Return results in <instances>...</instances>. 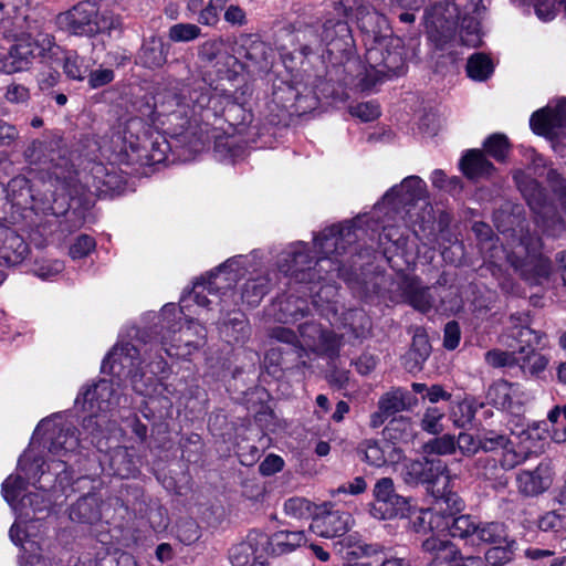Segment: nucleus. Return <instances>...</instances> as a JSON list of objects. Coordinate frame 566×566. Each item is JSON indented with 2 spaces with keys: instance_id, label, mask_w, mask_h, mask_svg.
<instances>
[{
  "instance_id": "f257e3e1",
  "label": "nucleus",
  "mask_w": 566,
  "mask_h": 566,
  "mask_svg": "<svg viewBox=\"0 0 566 566\" xmlns=\"http://www.w3.org/2000/svg\"><path fill=\"white\" fill-rule=\"evenodd\" d=\"M254 261L255 255H237L227 260L207 279L196 282L191 292L181 296L179 308L175 304H166L161 308L165 329L161 346L167 355L186 358L203 344L206 337V329L198 322L187 321L181 325L180 322H175L176 316L178 314L186 316L185 311L190 307L191 302L199 306H207L211 303L208 295L218 296L222 303H226V297L233 284Z\"/></svg>"
},
{
  "instance_id": "f03ea898",
  "label": "nucleus",
  "mask_w": 566,
  "mask_h": 566,
  "mask_svg": "<svg viewBox=\"0 0 566 566\" xmlns=\"http://www.w3.org/2000/svg\"><path fill=\"white\" fill-rule=\"evenodd\" d=\"M248 88L231 93L224 88L207 86L199 82L159 92L155 96L156 119L174 135H181L192 126L220 116L227 107L243 105Z\"/></svg>"
},
{
  "instance_id": "7ed1b4c3",
  "label": "nucleus",
  "mask_w": 566,
  "mask_h": 566,
  "mask_svg": "<svg viewBox=\"0 0 566 566\" xmlns=\"http://www.w3.org/2000/svg\"><path fill=\"white\" fill-rule=\"evenodd\" d=\"M407 475L413 482L429 484L430 492L436 499L434 507L420 511L413 521V527L421 531L428 525L431 531L447 532L449 536L461 538L476 535L479 525L471 516L454 517L452 514H441L443 505L454 511L462 509L461 499L452 491L457 476L451 475L441 460L412 461L407 465Z\"/></svg>"
},
{
  "instance_id": "20e7f679",
  "label": "nucleus",
  "mask_w": 566,
  "mask_h": 566,
  "mask_svg": "<svg viewBox=\"0 0 566 566\" xmlns=\"http://www.w3.org/2000/svg\"><path fill=\"white\" fill-rule=\"evenodd\" d=\"M43 464L44 462L39 463V460L31 462V453L25 451L19 460L18 473L8 476L2 483V495L18 514L9 536L15 545H21L24 552H29L24 544L31 547L34 545L22 525L30 518L29 510L35 514L48 509L46 488L59 483L55 475L45 472Z\"/></svg>"
},
{
  "instance_id": "39448f33",
  "label": "nucleus",
  "mask_w": 566,
  "mask_h": 566,
  "mask_svg": "<svg viewBox=\"0 0 566 566\" xmlns=\"http://www.w3.org/2000/svg\"><path fill=\"white\" fill-rule=\"evenodd\" d=\"M361 223L363 217H358L344 224L326 228L318 233L314 238V247L323 256L315 262L314 266H312L313 260L308 254L307 245L304 242L292 244L285 252V254L291 258V263L280 265L281 271L296 277L298 273L308 271L305 275L311 281L316 275L318 280H323L324 277L321 275L322 271L326 272L329 280L333 277H343L344 274L340 263L336 258L333 259L332 255H340L346 251L347 245H350L357 240L358 235L356 231L360 228ZM305 275L301 280H304Z\"/></svg>"
},
{
  "instance_id": "423d86ee",
  "label": "nucleus",
  "mask_w": 566,
  "mask_h": 566,
  "mask_svg": "<svg viewBox=\"0 0 566 566\" xmlns=\"http://www.w3.org/2000/svg\"><path fill=\"white\" fill-rule=\"evenodd\" d=\"M49 180L44 181L41 193H33L29 180L23 176L12 178L7 185V196L13 206L41 210L44 213L62 216L70 208L71 199L78 193L75 174L65 159L49 168Z\"/></svg>"
},
{
  "instance_id": "0eeeda50",
  "label": "nucleus",
  "mask_w": 566,
  "mask_h": 566,
  "mask_svg": "<svg viewBox=\"0 0 566 566\" xmlns=\"http://www.w3.org/2000/svg\"><path fill=\"white\" fill-rule=\"evenodd\" d=\"M355 17L365 34L366 62L376 81L401 74L405 70L403 44L399 38L381 34L388 30L386 17L363 6L356 8Z\"/></svg>"
},
{
  "instance_id": "6e6552de",
  "label": "nucleus",
  "mask_w": 566,
  "mask_h": 566,
  "mask_svg": "<svg viewBox=\"0 0 566 566\" xmlns=\"http://www.w3.org/2000/svg\"><path fill=\"white\" fill-rule=\"evenodd\" d=\"M146 345L142 348L130 342L116 344L102 364V370L109 373L118 379L129 378L133 390L142 396L148 397L154 403L157 396H163V407L167 413L171 411L172 402L168 395L172 391L168 386L156 382L153 376L146 377L142 371V365L146 361Z\"/></svg>"
},
{
  "instance_id": "1a4fd4ad",
  "label": "nucleus",
  "mask_w": 566,
  "mask_h": 566,
  "mask_svg": "<svg viewBox=\"0 0 566 566\" xmlns=\"http://www.w3.org/2000/svg\"><path fill=\"white\" fill-rule=\"evenodd\" d=\"M118 405H120V397L117 388H115L112 380L107 379L84 387L75 399V406L90 413L83 420V430L87 434L85 439H90L91 443L102 452L104 447H107L108 441L116 438V434L120 432L115 423L106 428L108 434H105L102 429L104 424L108 423L105 413Z\"/></svg>"
},
{
  "instance_id": "9d476101",
  "label": "nucleus",
  "mask_w": 566,
  "mask_h": 566,
  "mask_svg": "<svg viewBox=\"0 0 566 566\" xmlns=\"http://www.w3.org/2000/svg\"><path fill=\"white\" fill-rule=\"evenodd\" d=\"M40 440H43L52 458L56 457L57 460L51 459V463H46L44 460L34 458L33 454H31V462L34 460H39V463L44 462L43 467L46 465L45 472H51L52 475H55L59 485L64 488L72 480L67 468L71 458L80 447V439L75 436L73 429L62 426V423L57 421V417H52L42 420L38 424L32 437L31 446L33 447L35 442ZM28 451L32 453L31 449Z\"/></svg>"
},
{
  "instance_id": "9b49d317",
  "label": "nucleus",
  "mask_w": 566,
  "mask_h": 566,
  "mask_svg": "<svg viewBox=\"0 0 566 566\" xmlns=\"http://www.w3.org/2000/svg\"><path fill=\"white\" fill-rule=\"evenodd\" d=\"M57 28L78 36H94L99 33L111 34L119 30L120 18L108 9H101L96 3L84 1L70 10L57 14Z\"/></svg>"
},
{
  "instance_id": "f8f14e48",
  "label": "nucleus",
  "mask_w": 566,
  "mask_h": 566,
  "mask_svg": "<svg viewBox=\"0 0 566 566\" xmlns=\"http://www.w3.org/2000/svg\"><path fill=\"white\" fill-rule=\"evenodd\" d=\"M294 38L300 44V52L307 56L313 53H319V48L324 44L329 55L349 54L354 48L352 30L346 21L327 19L323 24L321 35L315 30L306 27L298 30Z\"/></svg>"
},
{
  "instance_id": "ddd939ff",
  "label": "nucleus",
  "mask_w": 566,
  "mask_h": 566,
  "mask_svg": "<svg viewBox=\"0 0 566 566\" xmlns=\"http://www.w3.org/2000/svg\"><path fill=\"white\" fill-rule=\"evenodd\" d=\"M384 437V441L366 439L359 443L357 451L369 465L380 468L399 462L402 452L397 442H408L412 439V426L407 419H394L385 428Z\"/></svg>"
},
{
  "instance_id": "4468645a",
  "label": "nucleus",
  "mask_w": 566,
  "mask_h": 566,
  "mask_svg": "<svg viewBox=\"0 0 566 566\" xmlns=\"http://www.w3.org/2000/svg\"><path fill=\"white\" fill-rule=\"evenodd\" d=\"M520 232L518 239L515 238V233H512V240L503 249L506 260L516 269L534 270L538 279L547 277L551 272V263L539 253V238L528 232L524 233L523 229Z\"/></svg>"
},
{
  "instance_id": "2eb2a0df",
  "label": "nucleus",
  "mask_w": 566,
  "mask_h": 566,
  "mask_svg": "<svg viewBox=\"0 0 566 566\" xmlns=\"http://www.w3.org/2000/svg\"><path fill=\"white\" fill-rule=\"evenodd\" d=\"M517 345H520L518 368L524 375L537 376L544 371L548 365V358L538 353L547 346L545 334L536 332L528 326H515L510 334Z\"/></svg>"
},
{
  "instance_id": "dca6fc26",
  "label": "nucleus",
  "mask_w": 566,
  "mask_h": 566,
  "mask_svg": "<svg viewBox=\"0 0 566 566\" xmlns=\"http://www.w3.org/2000/svg\"><path fill=\"white\" fill-rule=\"evenodd\" d=\"M373 495L370 513L378 520L402 517L409 512L407 499L396 493L394 481L390 478L379 479L373 489Z\"/></svg>"
},
{
  "instance_id": "f3484780",
  "label": "nucleus",
  "mask_w": 566,
  "mask_h": 566,
  "mask_svg": "<svg viewBox=\"0 0 566 566\" xmlns=\"http://www.w3.org/2000/svg\"><path fill=\"white\" fill-rule=\"evenodd\" d=\"M336 295L337 287L334 284L327 283L315 292L312 304L332 325L354 328V319L361 318L364 316L363 313L356 310L339 313V306L335 300Z\"/></svg>"
},
{
  "instance_id": "a211bd4d",
  "label": "nucleus",
  "mask_w": 566,
  "mask_h": 566,
  "mask_svg": "<svg viewBox=\"0 0 566 566\" xmlns=\"http://www.w3.org/2000/svg\"><path fill=\"white\" fill-rule=\"evenodd\" d=\"M35 29L36 20L27 6H19L17 0L7 3L0 1V32L4 36H24L32 34Z\"/></svg>"
},
{
  "instance_id": "6ab92c4d",
  "label": "nucleus",
  "mask_w": 566,
  "mask_h": 566,
  "mask_svg": "<svg viewBox=\"0 0 566 566\" xmlns=\"http://www.w3.org/2000/svg\"><path fill=\"white\" fill-rule=\"evenodd\" d=\"M486 399L497 409L518 415L530 400V395L521 384L500 379L489 387Z\"/></svg>"
},
{
  "instance_id": "aec40b11",
  "label": "nucleus",
  "mask_w": 566,
  "mask_h": 566,
  "mask_svg": "<svg viewBox=\"0 0 566 566\" xmlns=\"http://www.w3.org/2000/svg\"><path fill=\"white\" fill-rule=\"evenodd\" d=\"M426 198V182L418 176H409L405 178L400 185L390 188L382 197L381 203L375 207V210L384 206L398 211L400 208L413 206L420 200L424 201Z\"/></svg>"
},
{
  "instance_id": "412c9836",
  "label": "nucleus",
  "mask_w": 566,
  "mask_h": 566,
  "mask_svg": "<svg viewBox=\"0 0 566 566\" xmlns=\"http://www.w3.org/2000/svg\"><path fill=\"white\" fill-rule=\"evenodd\" d=\"M416 532L418 533H430V536L423 539L422 542V548L436 556L434 559L438 560H450L451 563H454L455 566H481L482 560L480 557L469 556L467 558H463L461 556H458L457 548L454 545L449 541V535L447 532L439 533L437 530L431 531L429 530L428 525H426V528L418 531L415 527Z\"/></svg>"
},
{
  "instance_id": "4be33fe9",
  "label": "nucleus",
  "mask_w": 566,
  "mask_h": 566,
  "mask_svg": "<svg viewBox=\"0 0 566 566\" xmlns=\"http://www.w3.org/2000/svg\"><path fill=\"white\" fill-rule=\"evenodd\" d=\"M297 345L317 354H335L340 346V338L315 322H306L298 327Z\"/></svg>"
},
{
  "instance_id": "5701e85b",
  "label": "nucleus",
  "mask_w": 566,
  "mask_h": 566,
  "mask_svg": "<svg viewBox=\"0 0 566 566\" xmlns=\"http://www.w3.org/2000/svg\"><path fill=\"white\" fill-rule=\"evenodd\" d=\"M352 524L353 518L349 513L324 511L313 516L310 530L321 537L334 538L346 534Z\"/></svg>"
},
{
  "instance_id": "b1692460",
  "label": "nucleus",
  "mask_w": 566,
  "mask_h": 566,
  "mask_svg": "<svg viewBox=\"0 0 566 566\" xmlns=\"http://www.w3.org/2000/svg\"><path fill=\"white\" fill-rule=\"evenodd\" d=\"M12 38L17 40V43L7 53L0 54V72L6 74L28 70L36 57L32 43L28 42L24 36Z\"/></svg>"
},
{
  "instance_id": "393cba45",
  "label": "nucleus",
  "mask_w": 566,
  "mask_h": 566,
  "mask_svg": "<svg viewBox=\"0 0 566 566\" xmlns=\"http://www.w3.org/2000/svg\"><path fill=\"white\" fill-rule=\"evenodd\" d=\"M266 536L251 533L247 541L234 545L229 552L232 566H263L260 547L265 546Z\"/></svg>"
},
{
  "instance_id": "a878e982",
  "label": "nucleus",
  "mask_w": 566,
  "mask_h": 566,
  "mask_svg": "<svg viewBox=\"0 0 566 566\" xmlns=\"http://www.w3.org/2000/svg\"><path fill=\"white\" fill-rule=\"evenodd\" d=\"M490 0H468L464 7L465 14L471 17L468 21L463 18L461 40L469 46H479L482 43V33L480 29V20H482L488 11Z\"/></svg>"
},
{
  "instance_id": "bb28decb",
  "label": "nucleus",
  "mask_w": 566,
  "mask_h": 566,
  "mask_svg": "<svg viewBox=\"0 0 566 566\" xmlns=\"http://www.w3.org/2000/svg\"><path fill=\"white\" fill-rule=\"evenodd\" d=\"M105 472L122 479H128L136 474L137 465L134 454L125 447H115L106 451L99 459Z\"/></svg>"
},
{
  "instance_id": "cd10ccee",
  "label": "nucleus",
  "mask_w": 566,
  "mask_h": 566,
  "mask_svg": "<svg viewBox=\"0 0 566 566\" xmlns=\"http://www.w3.org/2000/svg\"><path fill=\"white\" fill-rule=\"evenodd\" d=\"M551 484V469L546 463H539L534 470H523L516 476L517 489L525 496L542 494Z\"/></svg>"
},
{
  "instance_id": "c85d7f7f",
  "label": "nucleus",
  "mask_w": 566,
  "mask_h": 566,
  "mask_svg": "<svg viewBox=\"0 0 566 566\" xmlns=\"http://www.w3.org/2000/svg\"><path fill=\"white\" fill-rule=\"evenodd\" d=\"M565 120L566 101H560L554 108L546 107L535 112L530 119V125L534 133L547 136L562 127Z\"/></svg>"
},
{
  "instance_id": "c756f323",
  "label": "nucleus",
  "mask_w": 566,
  "mask_h": 566,
  "mask_svg": "<svg viewBox=\"0 0 566 566\" xmlns=\"http://www.w3.org/2000/svg\"><path fill=\"white\" fill-rule=\"evenodd\" d=\"M0 260L4 264H19L27 256L28 245L13 230L0 226Z\"/></svg>"
},
{
  "instance_id": "7c9ffc66",
  "label": "nucleus",
  "mask_w": 566,
  "mask_h": 566,
  "mask_svg": "<svg viewBox=\"0 0 566 566\" xmlns=\"http://www.w3.org/2000/svg\"><path fill=\"white\" fill-rule=\"evenodd\" d=\"M306 543L303 531H280L266 537L265 545L272 555H283L295 551Z\"/></svg>"
},
{
  "instance_id": "2f4dec72",
  "label": "nucleus",
  "mask_w": 566,
  "mask_h": 566,
  "mask_svg": "<svg viewBox=\"0 0 566 566\" xmlns=\"http://www.w3.org/2000/svg\"><path fill=\"white\" fill-rule=\"evenodd\" d=\"M462 172L470 179L490 176L494 166L478 149L468 150L460 161Z\"/></svg>"
},
{
  "instance_id": "473e14b6",
  "label": "nucleus",
  "mask_w": 566,
  "mask_h": 566,
  "mask_svg": "<svg viewBox=\"0 0 566 566\" xmlns=\"http://www.w3.org/2000/svg\"><path fill=\"white\" fill-rule=\"evenodd\" d=\"M305 308L306 302L304 300L289 296L273 305V316L282 323H295L298 318L304 317Z\"/></svg>"
},
{
  "instance_id": "72a5a7b5",
  "label": "nucleus",
  "mask_w": 566,
  "mask_h": 566,
  "mask_svg": "<svg viewBox=\"0 0 566 566\" xmlns=\"http://www.w3.org/2000/svg\"><path fill=\"white\" fill-rule=\"evenodd\" d=\"M28 42L32 43L36 56H41L45 60H52L60 53V46L55 44L54 38L41 30V25L36 20V29L33 30L32 34H24Z\"/></svg>"
},
{
  "instance_id": "f704fd0d",
  "label": "nucleus",
  "mask_w": 566,
  "mask_h": 566,
  "mask_svg": "<svg viewBox=\"0 0 566 566\" xmlns=\"http://www.w3.org/2000/svg\"><path fill=\"white\" fill-rule=\"evenodd\" d=\"M97 499L94 495L82 496L70 509V518L80 523H92L99 518Z\"/></svg>"
},
{
  "instance_id": "c9c22d12",
  "label": "nucleus",
  "mask_w": 566,
  "mask_h": 566,
  "mask_svg": "<svg viewBox=\"0 0 566 566\" xmlns=\"http://www.w3.org/2000/svg\"><path fill=\"white\" fill-rule=\"evenodd\" d=\"M139 59L147 67H159L167 61V48L160 39L151 38L144 43Z\"/></svg>"
},
{
  "instance_id": "e433bc0d",
  "label": "nucleus",
  "mask_w": 566,
  "mask_h": 566,
  "mask_svg": "<svg viewBox=\"0 0 566 566\" xmlns=\"http://www.w3.org/2000/svg\"><path fill=\"white\" fill-rule=\"evenodd\" d=\"M475 537L493 546L511 542L504 524L499 522L483 523L478 526Z\"/></svg>"
},
{
  "instance_id": "4c0bfd02",
  "label": "nucleus",
  "mask_w": 566,
  "mask_h": 566,
  "mask_svg": "<svg viewBox=\"0 0 566 566\" xmlns=\"http://www.w3.org/2000/svg\"><path fill=\"white\" fill-rule=\"evenodd\" d=\"M340 545L346 549L345 554L347 557L373 558L379 555V546L368 545L364 543L359 535L350 534L340 542Z\"/></svg>"
},
{
  "instance_id": "58836bf2",
  "label": "nucleus",
  "mask_w": 566,
  "mask_h": 566,
  "mask_svg": "<svg viewBox=\"0 0 566 566\" xmlns=\"http://www.w3.org/2000/svg\"><path fill=\"white\" fill-rule=\"evenodd\" d=\"M467 73L474 81H485L493 73V63L488 55L475 53L468 60Z\"/></svg>"
},
{
  "instance_id": "ea45409f",
  "label": "nucleus",
  "mask_w": 566,
  "mask_h": 566,
  "mask_svg": "<svg viewBox=\"0 0 566 566\" xmlns=\"http://www.w3.org/2000/svg\"><path fill=\"white\" fill-rule=\"evenodd\" d=\"M249 325L243 314L237 313L229 322H224L221 334L228 342L241 343L248 337Z\"/></svg>"
},
{
  "instance_id": "a19ab883",
  "label": "nucleus",
  "mask_w": 566,
  "mask_h": 566,
  "mask_svg": "<svg viewBox=\"0 0 566 566\" xmlns=\"http://www.w3.org/2000/svg\"><path fill=\"white\" fill-rule=\"evenodd\" d=\"M269 280L264 276L250 279L243 286L241 298L251 306L260 303L262 297L268 293Z\"/></svg>"
},
{
  "instance_id": "79ce46f5",
  "label": "nucleus",
  "mask_w": 566,
  "mask_h": 566,
  "mask_svg": "<svg viewBox=\"0 0 566 566\" xmlns=\"http://www.w3.org/2000/svg\"><path fill=\"white\" fill-rule=\"evenodd\" d=\"M90 66V63L76 52H67L64 55L63 70L71 80L83 81Z\"/></svg>"
},
{
  "instance_id": "37998d69",
  "label": "nucleus",
  "mask_w": 566,
  "mask_h": 566,
  "mask_svg": "<svg viewBox=\"0 0 566 566\" xmlns=\"http://www.w3.org/2000/svg\"><path fill=\"white\" fill-rule=\"evenodd\" d=\"M515 546V541L492 546L485 553V566H503L507 564L513 559Z\"/></svg>"
},
{
  "instance_id": "c03bdc74",
  "label": "nucleus",
  "mask_w": 566,
  "mask_h": 566,
  "mask_svg": "<svg viewBox=\"0 0 566 566\" xmlns=\"http://www.w3.org/2000/svg\"><path fill=\"white\" fill-rule=\"evenodd\" d=\"M485 361L494 367V368H501V367H518L520 359V347L517 350H501V349H492L485 353Z\"/></svg>"
},
{
  "instance_id": "a18cd8bd",
  "label": "nucleus",
  "mask_w": 566,
  "mask_h": 566,
  "mask_svg": "<svg viewBox=\"0 0 566 566\" xmlns=\"http://www.w3.org/2000/svg\"><path fill=\"white\" fill-rule=\"evenodd\" d=\"M271 54L272 50L270 46L261 40H251L245 49V57L262 70L269 66Z\"/></svg>"
},
{
  "instance_id": "49530a36",
  "label": "nucleus",
  "mask_w": 566,
  "mask_h": 566,
  "mask_svg": "<svg viewBox=\"0 0 566 566\" xmlns=\"http://www.w3.org/2000/svg\"><path fill=\"white\" fill-rule=\"evenodd\" d=\"M552 423V439L562 443L566 441V403L563 407L556 406L547 415Z\"/></svg>"
},
{
  "instance_id": "de8ad7c7",
  "label": "nucleus",
  "mask_w": 566,
  "mask_h": 566,
  "mask_svg": "<svg viewBox=\"0 0 566 566\" xmlns=\"http://www.w3.org/2000/svg\"><path fill=\"white\" fill-rule=\"evenodd\" d=\"M406 392L396 389L387 392L379 400V409L386 413V416L395 415L406 408Z\"/></svg>"
},
{
  "instance_id": "09e8293b",
  "label": "nucleus",
  "mask_w": 566,
  "mask_h": 566,
  "mask_svg": "<svg viewBox=\"0 0 566 566\" xmlns=\"http://www.w3.org/2000/svg\"><path fill=\"white\" fill-rule=\"evenodd\" d=\"M200 34V28L192 23H176L168 31V38L172 42H190L199 38Z\"/></svg>"
},
{
  "instance_id": "8fccbe9b",
  "label": "nucleus",
  "mask_w": 566,
  "mask_h": 566,
  "mask_svg": "<svg viewBox=\"0 0 566 566\" xmlns=\"http://www.w3.org/2000/svg\"><path fill=\"white\" fill-rule=\"evenodd\" d=\"M473 474L488 481L497 480L500 478L497 461L489 455L480 457L474 463Z\"/></svg>"
},
{
  "instance_id": "3c124183",
  "label": "nucleus",
  "mask_w": 566,
  "mask_h": 566,
  "mask_svg": "<svg viewBox=\"0 0 566 566\" xmlns=\"http://www.w3.org/2000/svg\"><path fill=\"white\" fill-rule=\"evenodd\" d=\"M285 513L294 518H306L313 514L312 503L304 497H292L284 503Z\"/></svg>"
},
{
  "instance_id": "603ef678",
  "label": "nucleus",
  "mask_w": 566,
  "mask_h": 566,
  "mask_svg": "<svg viewBox=\"0 0 566 566\" xmlns=\"http://www.w3.org/2000/svg\"><path fill=\"white\" fill-rule=\"evenodd\" d=\"M486 153L496 160H504L509 151V142L503 134H493L484 142Z\"/></svg>"
},
{
  "instance_id": "864d4df0",
  "label": "nucleus",
  "mask_w": 566,
  "mask_h": 566,
  "mask_svg": "<svg viewBox=\"0 0 566 566\" xmlns=\"http://www.w3.org/2000/svg\"><path fill=\"white\" fill-rule=\"evenodd\" d=\"M444 417V411L439 409L438 407H429L426 409L421 427L424 431L437 434L442 431V419Z\"/></svg>"
},
{
  "instance_id": "5fc2aeb1",
  "label": "nucleus",
  "mask_w": 566,
  "mask_h": 566,
  "mask_svg": "<svg viewBox=\"0 0 566 566\" xmlns=\"http://www.w3.org/2000/svg\"><path fill=\"white\" fill-rule=\"evenodd\" d=\"M474 418V410L468 401H460L450 410V419L457 428H464Z\"/></svg>"
},
{
  "instance_id": "6e6d98bb",
  "label": "nucleus",
  "mask_w": 566,
  "mask_h": 566,
  "mask_svg": "<svg viewBox=\"0 0 566 566\" xmlns=\"http://www.w3.org/2000/svg\"><path fill=\"white\" fill-rule=\"evenodd\" d=\"M457 448L455 438L451 434H443L429 441L424 449L429 454H451Z\"/></svg>"
},
{
  "instance_id": "4d7b16f0",
  "label": "nucleus",
  "mask_w": 566,
  "mask_h": 566,
  "mask_svg": "<svg viewBox=\"0 0 566 566\" xmlns=\"http://www.w3.org/2000/svg\"><path fill=\"white\" fill-rule=\"evenodd\" d=\"M537 526L543 532L558 533L565 528V516L556 511H549L539 516Z\"/></svg>"
},
{
  "instance_id": "13d9d810",
  "label": "nucleus",
  "mask_w": 566,
  "mask_h": 566,
  "mask_svg": "<svg viewBox=\"0 0 566 566\" xmlns=\"http://www.w3.org/2000/svg\"><path fill=\"white\" fill-rule=\"evenodd\" d=\"M509 442L510 439L506 436L499 434L494 431L485 432L480 437L481 450L485 452L502 450Z\"/></svg>"
},
{
  "instance_id": "bf43d9fd",
  "label": "nucleus",
  "mask_w": 566,
  "mask_h": 566,
  "mask_svg": "<svg viewBox=\"0 0 566 566\" xmlns=\"http://www.w3.org/2000/svg\"><path fill=\"white\" fill-rule=\"evenodd\" d=\"M95 240L86 234L80 235L70 247V256L73 260L87 256L95 249Z\"/></svg>"
},
{
  "instance_id": "052dcab7",
  "label": "nucleus",
  "mask_w": 566,
  "mask_h": 566,
  "mask_svg": "<svg viewBox=\"0 0 566 566\" xmlns=\"http://www.w3.org/2000/svg\"><path fill=\"white\" fill-rule=\"evenodd\" d=\"M520 188L531 209L535 211L538 210L544 202V193L539 185L536 181L531 180L525 187L520 185Z\"/></svg>"
},
{
  "instance_id": "680f3d73",
  "label": "nucleus",
  "mask_w": 566,
  "mask_h": 566,
  "mask_svg": "<svg viewBox=\"0 0 566 566\" xmlns=\"http://www.w3.org/2000/svg\"><path fill=\"white\" fill-rule=\"evenodd\" d=\"M433 187L447 191H455L461 188V181L458 177L449 178L441 169H436L430 176Z\"/></svg>"
},
{
  "instance_id": "e2e57ef3",
  "label": "nucleus",
  "mask_w": 566,
  "mask_h": 566,
  "mask_svg": "<svg viewBox=\"0 0 566 566\" xmlns=\"http://www.w3.org/2000/svg\"><path fill=\"white\" fill-rule=\"evenodd\" d=\"M349 112L353 116L358 117L363 122H371L380 115L379 106L373 102L353 105Z\"/></svg>"
},
{
  "instance_id": "0e129e2a",
  "label": "nucleus",
  "mask_w": 566,
  "mask_h": 566,
  "mask_svg": "<svg viewBox=\"0 0 566 566\" xmlns=\"http://www.w3.org/2000/svg\"><path fill=\"white\" fill-rule=\"evenodd\" d=\"M431 346L426 335L418 333L413 336L410 355L415 356L416 364H422L429 356Z\"/></svg>"
},
{
  "instance_id": "69168bd1",
  "label": "nucleus",
  "mask_w": 566,
  "mask_h": 566,
  "mask_svg": "<svg viewBox=\"0 0 566 566\" xmlns=\"http://www.w3.org/2000/svg\"><path fill=\"white\" fill-rule=\"evenodd\" d=\"M525 455L517 452L512 442L510 441L506 447L502 449V455L500 459V465L503 470H512L516 465L523 463Z\"/></svg>"
},
{
  "instance_id": "338daca9",
  "label": "nucleus",
  "mask_w": 566,
  "mask_h": 566,
  "mask_svg": "<svg viewBox=\"0 0 566 566\" xmlns=\"http://www.w3.org/2000/svg\"><path fill=\"white\" fill-rule=\"evenodd\" d=\"M535 13L542 21H551L556 17L557 6L555 0H533Z\"/></svg>"
},
{
  "instance_id": "774afa93",
  "label": "nucleus",
  "mask_w": 566,
  "mask_h": 566,
  "mask_svg": "<svg viewBox=\"0 0 566 566\" xmlns=\"http://www.w3.org/2000/svg\"><path fill=\"white\" fill-rule=\"evenodd\" d=\"M455 444L464 455L474 454L481 449L480 438L475 439L472 434L465 432L459 434Z\"/></svg>"
}]
</instances>
